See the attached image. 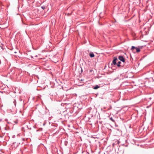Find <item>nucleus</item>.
Masks as SVG:
<instances>
[{
	"mask_svg": "<svg viewBox=\"0 0 154 154\" xmlns=\"http://www.w3.org/2000/svg\"><path fill=\"white\" fill-rule=\"evenodd\" d=\"M121 63V62L118 61V63H116V65L118 67H122L123 66L120 65V64Z\"/></svg>",
	"mask_w": 154,
	"mask_h": 154,
	"instance_id": "nucleus-4",
	"label": "nucleus"
},
{
	"mask_svg": "<svg viewBox=\"0 0 154 154\" xmlns=\"http://www.w3.org/2000/svg\"><path fill=\"white\" fill-rule=\"evenodd\" d=\"M100 87L98 86V85H96L94 88L93 89H97L98 88H100Z\"/></svg>",
	"mask_w": 154,
	"mask_h": 154,
	"instance_id": "nucleus-6",
	"label": "nucleus"
},
{
	"mask_svg": "<svg viewBox=\"0 0 154 154\" xmlns=\"http://www.w3.org/2000/svg\"><path fill=\"white\" fill-rule=\"evenodd\" d=\"M14 122L16 124H17V121H14Z\"/></svg>",
	"mask_w": 154,
	"mask_h": 154,
	"instance_id": "nucleus-9",
	"label": "nucleus"
},
{
	"mask_svg": "<svg viewBox=\"0 0 154 154\" xmlns=\"http://www.w3.org/2000/svg\"><path fill=\"white\" fill-rule=\"evenodd\" d=\"M118 59L116 57H114L113 58V60L112 61V64L114 65H116V62H117Z\"/></svg>",
	"mask_w": 154,
	"mask_h": 154,
	"instance_id": "nucleus-2",
	"label": "nucleus"
},
{
	"mask_svg": "<svg viewBox=\"0 0 154 154\" xmlns=\"http://www.w3.org/2000/svg\"><path fill=\"white\" fill-rule=\"evenodd\" d=\"M82 69V70H81V71L82 72V69Z\"/></svg>",
	"mask_w": 154,
	"mask_h": 154,
	"instance_id": "nucleus-10",
	"label": "nucleus"
},
{
	"mask_svg": "<svg viewBox=\"0 0 154 154\" xmlns=\"http://www.w3.org/2000/svg\"><path fill=\"white\" fill-rule=\"evenodd\" d=\"M135 49L136 50V51L137 52H138L140 51V49L137 47H135L134 46H132L131 48V50L132 51H134V49Z\"/></svg>",
	"mask_w": 154,
	"mask_h": 154,
	"instance_id": "nucleus-1",
	"label": "nucleus"
},
{
	"mask_svg": "<svg viewBox=\"0 0 154 154\" xmlns=\"http://www.w3.org/2000/svg\"><path fill=\"white\" fill-rule=\"evenodd\" d=\"M119 59L122 62H125V58L122 56H120L118 57Z\"/></svg>",
	"mask_w": 154,
	"mask_h": 154,
	"instance_id": "nucleus-3",
	"label": "nucleus"
},
{
	"mask_svg": "<svg viewBox=\"0 0 154 154\" xmlns=\"http://www.w3.org/2000/svg\"><path fill=\"white\" fill-rule=\"evenodd\" d=\"M110 119L112 121V122H115V121L112 119V117H111L110 118Z\"/></svg>",
	"mask_w": 154,
	"mask_h": 154,
	"instance_id": "nucleus-7",
	"label": "nucleus"
},
{
	"mask_svg": "<svg viewBox=\"0 0 154 154\" xmlns=\"http://www.w3.org/2000/svg\"><path fill=\"white\" fill-rule=\"evenodd\" d=\"M41 7L43 10L45 9V7L44 6H42Z\"/></svg>",
	"mask_w": 154,
	"mask_h": 154,
	"instance_id": "nucleus-8",
	"label": "nucleus"
},
{
	"mask_svg": "<svg viewBox=\"0 0 154 154\" xmlns=\"http://www.w3.org/2000/svg\"><path fill=\"white\" fill-rule=\"evenodd\" d=\"M89 56L91 57H93L94 56V54L93 52H91L89 54Z\"/></svg>",
	"mask_w": 154,
	"mask_h": 154,
	"instance_id": "nucleus-5",
	"label": "nucleus"
}]
</instances>
